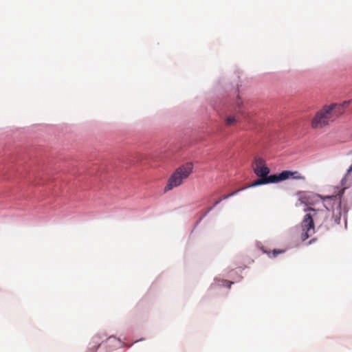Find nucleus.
Listing matches in <instances>:
<instances>
[{
    "mask_svg": "<svg viewBox=\"0 0 352 352\" xmlns=\"http://www.w3.org/2000/svg\"><path fill=\"white\" fill-rule=\"evenodd\" d=\"M299 201L305 205H313L320 197L311 192H299Z\"/></svg>",
    "mask_w": 352,
    "mask_h": 352,
    "instance_id": "obj_6",
    "label": "nucleus"
},
{
    "mask_svg": "<svg viewBox=\"0 0 352 352\" xmlns=\"http://www.w3.org/2000/svg\"><path fill=\"white\" fill-rule=\"evenodd\" d=\"M252 166L254 173L260 178H265L270 172L265 161L260 157L256 156L254 158Z\"/></svg>",
    "mask_w": 352,
    "mask_h": 352,
    "instance_id": "obj_5",
    "label": "nucleus"
},
{
    "mask_svg": "<svg viewBox=\"0 0 352 352\" xmlns=\"http://www.w3.org/2000/svg\"><path fill=\"white\" fill-rule=\"evenodd\" d=\"M225 122L226 126H230L234 125L237 122V120L235 117L229 116L226 118Z\"/></svg>",
    "mask_w": 352,
    "mask_h": 352,
    "instance_id": "obj_8",
    "label": "nucleus"
},
{
    "mask_svg": "<svg viewBox=\"0 0 352 352\" xmlns=\"http://www.w3.org/2000/svg\"><path fill=\"white\" fill-rule=\"evenodd\" d=\"M289 178H292L297 180H305V177L298 171L283 170L279 174L271 175L265 177V178H259L255 180L250 187H255L260 185H263L270 183H277L281 181L286 180Z\"/></svg>",
    "mask_w": 352,
    "mask_h": 352,
    "instance_id": "obj_2",
    "label": "nucleus"
},
{
    "mask_svg": "<svg viewBox=\"0 0 352 352\" xmlns=\"http://www.w3.org/2000/svg\"><path fill=\"white\" fill-rule=\"evenodd\" d=\"M193 169L192 163H186L179 167L169 177L164 188V192L169 191L180 186L184 179L188 177Z\"/></svg>",
    "mask_w": 352,
    "mask_h": 352,
    "instance_id": "obj_3",
    "label": "nucleus"
},
{
    "mask_svg": "<svg viewBox=\"0 0 352 352\" xmlns=\"http://www.w3.org/2000/svg\"><path fill=\"white\" fill-rule=\"evenodd\" d=\"M244 188H241V189H238L228 195H224L223 197H222V198H221L222 200H224V199H228L229 197H232V196H234V195L237 194L239 191L243 190Z\"/></svg>",
    "mask_w": 352,
    "mask_h": 352,
    "instance_id": "obj_9",
    "label": "nucleus"
},
{
    "mask_svg": "<svg viewBox=\"0 0 352 352\" xmlns=\"http://www.w3.org/2000/svg\"><path fill=\"white\" fill-rule=\"evenodd\" d=\"M261 250H262V251H263L264 253L267 254L270 257H271V255H270L271 252H268V251L265 250L264 249V248H261Z\"/></svg>",
    "mask_w": 352,
    "mask_h": 352,
    "instance_id": "obj_12",
    "label": "nucleus"
},
{
    "mask_svg": "<svg viewBox=\"0 0 352 352\" xmlns=\"http://www.w3.org/2000/svg\"><path fill=\"white\" fill-rule=\"evenodd\" d=\"M115 340L116 339H115V338H113V337H109V338H108V341H110V340Z\"/></svg>",
    "mask_w": 352,
    "mask_h": 352,
    "instance_id": "obj_15",
    "label": "nucleus"
},
{
    "mask_svg": "<svg viewBox=\"0 0 352 352\" xmlns=\"http://www.w3.org/2000/svg\"><path fill=\"white\" fill-rule=\"evenodd\" d=\"M326 199H330L333 201V205L331 210L334 212L337 210L338 214H341V195L339 194L338 195L327 197Z\"/></svg>",
    "mask_w": 352,
    "mask_h": 352,
    "instance_id": "obj_7",
    "label": "nucleus"
},
{
    "mask_svg": "<svg viewBox=\"0 0 352 352\" xmlns=\"http://www.w3.org/2000/svg\"><path fill=\"white\" fill-rule=\"evenodd\" d=\"M283 252H285V250H276V249H274L272 251V257H276L278 254H282Z\"/></svg>",
    "mask_w": 352,
    "mask_h": 352,
    "instance_id": "obj_10",
    "label": "nucleus"
},
{
    "mask_svg": "<svg viewBox=\"0 0 352 352\" xmlns=\"http://www.w3.org/2000/svg\"><path fill=\"white\" fill-rule=\"evenodd\" d=\"M352 171V164L350 166L349 168L348 169V173Z\"/></svg>",
    "mask_w": 352,
    "mask_h": 352,
    "instance_id": "obj_14",
    "label": "nucleus"
},
{
    "mask_svg": "<svg viewBox=\"0 0 352 352\" xmlns=\"http://www.w3.org/2000/svg\"><path fill=\"white\" fill-rule=\"evenodd\" d=\"M229 283L228 287H230L231 285L233 283L232 282H228Z\"/></svg>",
    "mask_w": 352,
    "mask_h": 352,
    "instance_id": "obj_16",
    "label": "nucleus"
},
{
    "mask_svg": "<svg viewBox=\"0 0 352 352\" xmlns=\"http://www.w3.org/2000/svg\"><path fill=\"white\" fill-rule=\"evenodd\" d=\"M221 201H222V199H219L217 200V201L214 202V205H213L212 207L209 208L207 210V211L206 212V214H207L210 211H211V210L213 209V208H214V207H215L217 204H219Z\"/></svg>",
    "mask_w": 352,
    "mask_h": 352,
    "instance_id": "obj_11",
    "label": "nucleus"
},
{
    "mask_svg": "<svg viewBox=\"0 0 352 352\" xmlns=\"http://www.w3.org/2000/svg\"><path fill=\"white\" fill-rule=\"evenodd\" d=\"M305 211H312L314 212L313 214H307L301 223L302 228V233H301V239L302 241H305L309 237H310L315 232V227L314 223V217L316 215V210L312 208H307L305 210Z\"/></svg>",
    "mask_w": 352,
    "mask_h": 352,
    "instance_id": "obj_4",
    "label": "nucleus"
},
{
    "mask_svg": "<svg viewBox=\"0 0 352 352\" xmlns=\"http://www.w3.org/2000/svg\"><path fill=\"white\" fill-rule=\"evenodd\" d=\"M94 343H95V344H98V345H97V346H96V349L99 347V346H100V343H99V341H98V340H94Z\"/></svg>",
    "mask_w": 352,
    "mask_h": 352,
    "instance_id": "obj_13",
    "label": "nucleus"
},
{
    "mask_svg": "<svg viewBox=\"0 0 352 352\" xmlns=\"http://www.w3.org/2000/svg\"><path fill=\"white\" fill-rule=\"evenodd\" d=\"M349 103L350 101H347L342 104H332L324 106L316 113L312 119L311 127L318 129L328 126L344 112L345 108L349 106Z\"/></svg>",
    "mask_w": 352,
    "mask_h": 352,
    "instance_id": "obj_1",
    "label": "nucleus"
}]
</instances>
